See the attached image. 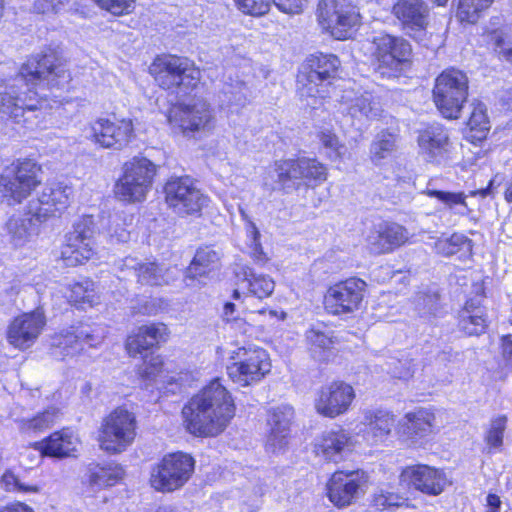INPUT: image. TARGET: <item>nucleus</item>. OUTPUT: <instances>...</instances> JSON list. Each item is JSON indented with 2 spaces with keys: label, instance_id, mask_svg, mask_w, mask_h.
Wrapping results in <instances>:
<instances>
[{
  "label": "nucleus",
  "instance_id": "nucleus-1",
  "mask_svg": "<svg viewBox=\"0 0 512 512\" xmlns=\"http://www.w3.org/2000/svg\"><path fill=\"white\" fill-rule=\"evenodd\" d=\"M70 81V74L56 53L48 49L31 56L20 68L14 84L0 93V114L33 127L30 114L43 109L45 89H63Z\"/></svg>",
  "mask_w": 512,
  "mask_h": 512
},
{
  "label": "nucleus",
  "instance_id": "nucleus-2",
  "mask_svg": "<svg viewBox=\"0 0 512 512\" xmlns=\"http://www.w3.org/2000/svg\"><path fill=\"white\" fill-rule=\"evenodd\" d=\"M182 415L189 433L217 436L234 417L235 405L229 391L214 379L184 405Z\"/></svg>",
  "mask_w": 512,
  "mask_h": 512
},
{
  "label": "nucleus",
  "instance_id": "nucleus-3",
  "mask_svg": "<svg viewBox=\"0 0 512 512\" xmlns=\"http://www.w3.org/2000/svg\"><path fill=\"white\" fill-rule=\"evenodd\" d=\"M327 175L326 166L309 157L276 161L268 171V176L286 193L301 186L316 187L327 179Z\"/></svg>",
  "mask_w": 512,
  "mask_h": 512
},
{
  "label": "nucleus",
  "instance_id": "nucleus-4",
  "mask_svg": "<svg viewBox=\"0 0 512 512\" xmlns=\"http://www.w3.org/2000/svg\"><path fill=\"white\" fill-rule=\"evenodd\" d=\"M316 18L320 28L337 40L352 38L362 20L351 0H319Z\"/></svg>",
  "mask_w": 512,
  "mask_h": 512
},
{
  "label": "nucleus",
  "instance_id": "nucleus-5",
  "mask_svg": "<svg viewBox=\"0 0 512 512\" xmlns=\"http://www.w3.org/2000/svg\"><path fill=\"white\" fill-rule=\"evenodd\" d=\"M136 428L132 412L123 407L114 409L101 422L97 438L100 449L110 455L123 453L133 444Z\"/></svg>",
  "mask_w": 512,
  "mask_h": 512
},
{
  "label": "nucleus",
  "instance_id": "nucleus-6",
  "mask_svg": "<svg viewBox=\"0 0 512 512\" xmlns=\"http://www.w3.org/2000/svg\"><path fill=\"white\" fill-rule=\"evenodd\" d=\"M156 172V165L149 159L132 158L122 167V174L114 187L115 196L126 203L144 201L152 188Z\"/></svg>",
  "mask_w": 512,
  "mask_h": 512
},
{
  "label": "nucleus",
  "instance_id": "nucleus-7",
  "mask_svg": "<svg viewBox=\"0 0 512 512\" xmlns=\"http://www.w3.org/2000/svg\"><path fill=\"white\" fill-rule=\"evenodd\" d=\"M229 359L233 362L227 366V374L241 387L260 382L271 371L269 354L257 346L237 347L230 351Z\"/></svg>",
  "mask_w": 512,
  "mask_h": 512
},
{
  "label": "nucleus",
  "instance_id": "nucleus-8",
  "mask_svg": "<svg viewBox=\"0 0 512 512\" xmlns=\"http://www.w3.org/2000/svg\"><path fill=\"white\" fill-rule=\"evenodd\" d=\"M150 74L164 89H194L201 77L200 70L188 58L175 55L158 56L149 68Z\"/></svg>",
  "mask_w": 512,
  "mask_h": 512
},
{
  "label": "nucleus",
  "instance_id": "nucleus-9",
  "mask_svg": "<svg viewBox=\"0 0 512 512\" xmlns=\"http://www.w3.org/2000/svg\"><path fill=\"white\" fill-rule=\"evenodd\" d=\"M468 96V78L460 70H444L435 80L433 99L443 117L458 119Z\"/></svg>",
  "mask_w": 512,
  "mask_h": 512
},
{
  "label": "nucleus",
  "instance_id": "nucleus-10",
  "mask_svg": "<svg viewBox=\"0 0 512 512\" xmlns=\"http://www.w3.org/2000/svg\"><path fill=\"white\" fill-rule=\"evenodd\" d=\"M41 173V166L32 159L12 162L0 177L3 196L13 203H21L41 184Z\"/></svg>",
  "mask_w": 512,
  "mask_h": 512
},
{
  "label": "nucleus",
  "instance_id": "nucleus-11",
  "mask_svg": "<svg viewBox=\"0 0 512 512\" xmlns=\"http://www.w3.org/2000/svg\"><path fill=\"white\" fill-rule=\"evenodd\" d=\"M164 193L168 207L181 217H199L210 201L189 177L171 178L164 186Z\"/></svg>",
  "mask_w": 512,
  "mask_h": 512
},
{
  "label": "nucleus",
  "instance_id": "nucleus-12",
  "mask_svg": "<svg viewBox=\"0 0 512 512\" xmlns=\"http://www.w3.org/2000/svg\"><path fill=\"white\" fill-rule=\"evenodd\" d=\"M339 66L340 60L333 54L310 55L303 66L304 72L299 76V82L304 78L307 81L305 87L301 89V95L322 99L330 97L328 88Z\"/></svg>",
  "mask_w": 512,
  "mask_h": 512
},
{
  "label": "nucleus",
  "instance_id": "nucleus-13",
  "mask_svg": "<svg viewBox=\"0 0 512 512\" xmlns=\"http://www.w3.org/2000/svg\"><path fill=\"white\" fill-rule=\"evenodd\" d=\"M105 337L106 329L100 325L71 326L52 336L50 344L52 355L61 360L73 357L84 349L85 344L89 347H97Z\"/></svg>",
  "mask_w": 512,
  "mask_h": 512
},
{
  "label": "nucleus",
  "instance_id": "nucleus-14",
  "mask_svg": "<svg viewBox=\"0 0 512 512\" xmlns=\"http://www.w3.org/2000/svg\"><path fill=\"white\" fill-rule=\"evenodd\" d=\"M194 464V459L183 452L165 455L151 472L152 487L161 492L181 488L191 477Z\"/></svg>",
  "mask_w": 512,
  "mask_h": 512
},
{
  "label": "nucleus",
  "instance_id": "nucleus-15",
  "mask_svg": "<svg viewBox=\"0 0 512 512\" xmlns=\"http://www.w3.org/2000/svg\"><path fill=\"white\" fill-rule=\"evenodd\" d=\"M377 72L383 77H396L409 61L412 49L402 37L381 34L372 41Z\"/></svg>",
  "mask_w": 512,
  "mask_h": 512
},
{
  "label": "nucleus",
  "instance_id": "nucleus-16",
  "mask_svg": "<svg viewBox=\"0 0 512 512\" xmlns=\"http://www.w3.org/2000/svg\"><path fill=\"white\" fill-rule=\"evenodd\" d=\"M367 284L357 277H350L331 285L324 295V307L332 315L352 314L363 307Z\"/></svg>",
  "mask_w": 512,
  "mask_h": 512
},
{
  "label": "nucleus",
  "instance_id": "nucleus-17",
  "mask_svg": "<svg viewBox=\"0 0 512 512\" xmlns=\"http://www.w3.org/2000/svg\"><path fill=\"white\" fill-rule=\"evenodd\" d=\"M368 474L361 469L334 472L326 484L329 501L338 508L348 507L367 489Z\"/></svg>",
  "mask_w": 512,
  "mask_h": 512
},
{
  "label": "nucleus",
  "instance_id": "nucleus-18",
  "mask_svg": "<svg viewBox=\"0 0 512 512\" xmlns=\"http://www.w3.org/2000/svg\"><path fill=\"white\" fill-rule=\"evenodd\" d=\"M89 137L102 148L121 150L134 138V125L129 118L101 117L90 124Z\"/></svg>",
  "mask_w": 512,
  "mask_h": 512
},
{
  "label": "nucleus",
  "instance_id": "nucleus-19",
  "mask_svg": "<svg viewBox=\"0 0 512 512\" xmlns=\"http://www.w3.org/2000/svg\"><path fill=\"white\" fill-rule=\"evenodd\" d=\"M168 122L173 130L188 136L190 133L206 132L212 129L214 116L207 101L195 99L188 104L171 109Z\"/></svg>",
  "mask_w": 512,
  "mask_h": 512
},
{
  "label": "nucleus",
  "instance_id": "nucleus-20",
  "mask_svg": "<svg viewBox=\"0 0 512 512\" xmlns=\"http://www.w3.org/2000/svg\"><path fill=\"white\" fill-rule=\"evenodd\" d=\"M94 221L92 216H84L74 223L66 235V243L61 249V259L66 266H76L88 261L94 255Z\"/></svg>",
  "mask_w": 512,
  "mask_h": 512
},
{
  "label": "nucleus",
  "instance_id": "nucleus-21",
  "mask_svg": "<svg viewBox=\"0 0 512 512\" xmlns=\"http://www.w3.org/2000/svg\"><path fill=\"white\" fill-rule=\"evenodd\" d=\"M73 197V187L64 182H58L43 188L36 202L29 205V214L37 222H44L56 213H62L70 205Z\"/></svg>",
  "mask_w": 512,
  "mask_h": 512
},
{
  "label": "nucleus",
  "instance_id": "nucleus-22",
  "mask_svg": "<svg viewBox=\"0 0 512 512\" xmlns=\"http://www.w3.org/2000/svg\"><path fill=\"white\" fill-rule=\"evenodd\" d=\"M419 152L425 161L443 165L453 152L448 130L440 124H432L423 129L418 136Z\"/></svg>",
  "mask_w": 512,
  "mask_h": 512
},
{
  "label": "nucleus",
  "instance_id": "nucleus-23",
  "mask_svg": "<svg viewBox=\"0 0 512 512\" xmlns=\"http://www.w3.org/2000/svg\"><path fill=\"white\" fill-rule=\"evenodd\" d=\"M354 398L352 386L344 382H333L317 392L314 406L318 414L335 418L349 409Z\"/></svg>",
  "mask_w": 512,
  "mask_h": 512
},
{
  "label": "nucleus",
  "instance_id": "nucleus-24",
  "mask_svg": "<svg viewBox=\"0 0 512 512\" xmlns=\"http://www.w3.org/2000/svg\"><path fill=\"white\" fill-rule=\"evenodd\" d=\"M341 110L351 117V125L362 124L365 121L374 120L381 116L382 107L369 92L346 89L340 98Z\"/></svg>",
  "mask_w": 512,
  "mask_h": 512
},
{
  "label": "nucleus",
  "instance_id": "nucleus-25",
  "mask_svg": "<svg viewBox=\"0 0 512 512\" xmlns=\"http://www.w3.org/2000/svg\"><path fill=\"white\" fill-rule=\"evenodd\" d=\"M400 482L433 496L441 494L448 484L442 470L420 464L406 467L400 474Z\"/></svg>",
  "mask_w": 512,
  "mask_h": 512
},
{
  "label": "nucleus",
  "instance_id": "nucleus-26",
  "mask_svg": "<svg viewBox=\"0 0 512 512\" xmlns=\"http://www.w3.org/2000/svg\"><path fill=\"white\" fill-rule=\"evenodd\" d=\"M394 16L403 29L417 41L429 24V7L424 0H398L393 8Z\"/></svg>",
  "mask_w": 512,
  "mask_h": 512
},
{
  "label": "nucleus",
  "instance_id": "nucleus-27",
  "mask_svg": "<svg viewBox=\"0 0 512 512\" xmlns=\"http://www.w3.org/2000/svg\"><path fill=\"white\" fill-rule=\"evenodd\" d=\"M237 288L233 292V299H243L240 304L245 305V302L250 297H255L259 300L265 299L272 295L275 289L274 280L264 274H257L251 267L242 266L236 271Z\"/></svg>",
  "mask_w": 512,
  "mask_h": 512
},
{
  "label": "nucleus",
  "instance_id": "nucleus-28",
  "mask_svg": "<svg viewBox=\"0 0 512 512\" xmlns=\"http://www.w3.org/2000/svg\"><path fill=\"white\" fill-rule=\"evenodd\" d=\"M45 323L43 313L38 310L16 317L8 327V342L19 349L29 348L40 335Z\"/></svg>",
  "mask_w": 512,
  "mask_h": 512
},
{
  "label": "nucleus",
  "instance_id": "nucleus-29",
  "mask_svg": "<svg viewBox=\"0 0 512 512\" xmlns=\"http://www.w3.org/2000/svg\"><path fill=\"white\" fill-rule=\"evenodd\" d=\"M293 417L294 410L288 404H281L269 410L267 419L269 426L266 441L267 451L277 453L286 447Z\"/></svg>",
  "mask_w": 512,
  "mask_h": 512
},
{
  "label": "nucleus",
  "instance_id": "nucleus-30",
  "mask_svg": "<svg viewBox=\"0 0 512 512\" xmlns=\"http://www.w3.org/2000/svg\"><path fill=\"white\" fill-rule=\"evenodd\" d=\"M353 439L343 430H329L323 432L315 440V453L325 461L338 463L342 461L353 449Z\"/></svg>",
  "mask_w": 512,
  "mask_h": 512
},
{
  "label": "nucleus",
  "instance_id": "nucleus-31",
  "mask_svg": "<svg viewBox=\"0 0 512 512\" xmlns=\"http://www.w3.org/2000/svg\"><path fill=\"white\" fill-rule=\"evenodd\" d=\"M434 420V414L426 408L408 412L400 422V433L411 444L422 446L432 433Z\"/></svg>",
  "mask_w": 512,
  "mask_h": 512
},
{
  "label": "nucleus",
  "instance_id": "nucleus-32",
  "mask_svg": "<svg viewBox=\"0 0 512 512\" xmlns=\"http://www.w3.org/2000/svg\"><path fill=\"white\" fill-rule=\"evenodd\" d=\"M169 331L164 323L142 325L133 331L126 340V349L131 356L142 354L168 339Z\"/></svg>",
  "mask_w": 512,
  "mask_h": 512
},
{
  "label": "nucleus",
  "instance_id": "nucleus-33",
  "mask_svg": "<svg viewBox=\"0 0 512 512\" xmlns=\"http://www.w3.org/2000/svg\"><path fill=\"white\" fill-rule=\"evenodd\" d=\"M220 253L211 247L199 248L186 270L184 282L188 287L205 284L208 275L219 267Z\"/></svg>",
  "mask_w": 512,
  "mask_h": 512
},
{
  "label": "nucleus",
  "instance_id": "nucleus-34",
  "mask_svg": "<svg viewBox=\"0 0 512 512\" xmlns=\"http://www.w3.org/2000/svg\"><path fill=\"white\" fill-rule=\"evenodd\" d=\"M78 434L71 429H62L52 433L48 438L37 443L45 455L57 458L75 456L80 446Z\"/></svg>",
  "mask_w": 512,
  "mask_h": 512
},
{
  "label": "nucleus",
  "instance_id": "nucleus-35",
  "mask_svg": "<svg viewBox=\"0 0 512 512\" xmlns=\"http://www.w3.org/2000/svg\"><path fill=\"white\" fill-rule=\"evenodd\" d=\"M361 424L364 428L359 429L363 437L372 443H379L386 439L395 424L392 413L385 410H367L363 414Z\"/></svg>",
  "mask_w": 512,
  "mask_h": 512
},
{
  "label": "nucleus",
  "instance_id": "nucleus-36",
  "mask_svg": "<svg viewBox=\"0 0 512 512\" xmlns=\"http://www.w3.org/2000/svg\"><path fill=\"white\" fill-rule=\"evenodd\" d=\"M123 475V468L115 463L90 467L83 490L84 496L93 497L101 489L116 485L123 478Z\"/></svg>",
  "mask_w": 512,
  "mask_h": 512
},
{
  "label": "nucleus",
  "instance_id": "nucleus-37",
  "mask_svg": "<svg viewBox=\"0 0 512 512\" xmlns=\"http://www.w3.org/2000/svg\"><path fill=\"white\" fill-rule=\"evenodd\" d=\"M459 327L467 335H480L487 328V313L484 307L473 300L467 301L460 313Z\"/></svg>",
  "mask_w": 512,
  "mask_h": 512
},
{
  "label": "nucleus",
  "instance_id": "nucleus-38",
  "mask_svg": "<svg viewBox=\"0 0 512 512\" xmlns=\"http://www.w3.org/2000/svg\"><path fill=\"white\" fill-rule=\"evenodd\" d=\"M306 341L312 357L318 361L327 360L334 345L333 332L323 327H312L306 332Z\"/></svg>",
  "mask_w": 512,
  "mask_h": 512
},
{
  "label": "nucleus",
  "instance_id": "nucleus-39",
  "mask_svg": "<svg viewBox=\"0 0 512 512\" xmlns=\"http://www.w3.org/2000/svg\"><path fill=\"white\" fill-rule=\"evenodd\" d=\"M432 183L429 182L424 193L430 197H434L442 202L445 207L454 215L468 216L472 210L466 202V194L463 192H448L431 188Z\"/></svg>",
  "mask_w": 512,
  "mask_h": 512
},
{
  "label": "nucleus",
  "instance_id": "nucleus-40",
  "mask_svg": "<svg viewBox=\"0 0 512 512\" xmlns=\"http://www.w3.org/2000/svg\"><path fill=\"white\" fill-rule=\"evenodd\" d=\"M223 102L229 107H243L247 104L250 96V90L247 83L240 79L238 75L229 74L224 80Z\"/></svg>",
  "mask_w": 512,
  "mask_h": 512
},
{
  "label": "nucleus",
  "instance_id": "nucleus-41",
  "mask_svg": "<svg viewBox=\"0 0 512 512\" xmlns=\"http://www.w3.org/2000/svg\"><path fill=\"white\" fill-rule=\"evenodd\" d=\"M176 269L155 262L142 263L137 274L138 281L148 285L168 284L176 276Z\"/></svg>",
  "mask_w": 512,
  "mask_h": 512
},
{
  "label": "nucleus",
  "instance_id": "nucleus-42",
  "mask_svg": "<svg viewBox=\"0 0 512 512\" xmlns=\"http://www.w3.org/2000/svg\"><path fill=\"white\" fill-rule=\"evenodd\" d=\"M377 237L379 243L378 247L374 250L381 253L404 244L408 240L409 233L403 226L396 223H389L380 228Z\"/></svg>",
  "mask_w": 512,
  "mask_h": 512
},
{
  "label": "nucleus",
  "instance_id": "nucleus-43",
  "mask_svg": "<svg viewBox=\"0 0 512 512\" xmlns=\"http://www.w3.org/2000/svg\"><path fill=\"white\" fill-rule=\"evenodd\" d=\"M65 297L70 303L84 305L90 307L98 304L99 297L95 292V284L89 279L70 284L65 291Z\"/></svg>",
  "mask_w": 512,
  "mask_h": 512
},
{
  "label": "nucleus",
  "instance_id": "nucleus-44",
  "mask_svg": "<svg viewBox=\"0 0 512 512\" xmlns=\"http://www.w3.org/2000/svg\"><path fill=\"white\" fill-rule=\"evenodd\" d=\"M239 212L242 219L245 221L249 254L257 265L263 266L268 261V257L264 253L260 243V232L256 224L249 218L248 214L242 207H239Z\"/></svg>",
  "mask_w": 512,
  "mask_h": 512
},
{
  "label": "nucleus",
  "instance_id": "nucleus-45",
  "mask_svg": "<svg viewBox=\"0 0 512 512\" xmlns=\"http://www.w3.org/2000/svg\"><path fill=\"white\" fill-rule=\"evenodd\" d=\"M395 150L396 136L390 132L381 131L370 145V159L375 165H380L383 160L392 157Z\"/></svg>",
  "mask_w": 512,
  "mask_h": 512
},
{
  "label": "nucleus",
  "instance_id": "nucleus-46",
  "mask_svg": "<svg viewBox=\"0 0 512 512\" xmlns=\"http://www.w3.org/2000/svg\"><path fill=\"white\" fill-rule=\"evenodd\" d=\"M33 219L22 216H12L6 223V230L10 242L16 246H23L29 241L33 232Z\"/></svg>",
  "mask_w": 512,
  "mask_h": 512
},
{
  "label": "nucleus",
  "instance_id": "nucleus-47",
  "mask_svg": "<svg viewBox=\"0 0 512 512\" xmlns=\"http://www.w3.org/2000/svg\"><path fill=\"white\" fill-rule=\"evenodd\" d=\"M472 112L468 120L471 138L480 141L484 139L490 129V121L487 116L486 106L481 102H473Z\"/></svg>",
  "mask_w": 512,
  "mask_h": 512
},
{
  "label": "nucleus",
  "instance_id": "nucleus-48",
  "mask_svg": "<svg viewBox=\"0 0 512 512\" xmlns=\"http://www.w3.org/2000/svg\"><path fill=\"white\" fill-rule=\"evenodd\" d=\"M318 139L325 149L326 156L333 162H341L346 158L347 147L329 128H323L318 133Z\"/></svg>",
  "mask_w": 512,
  "mask_h": 512
},
{
  "label": "nucleus",
  "instance_id": "nucleus-49",
  "mask_svg": "<svg viewBox=\"0 0 512 512\" xmlns=\"http://www.w3.org/2000/svg\"><path fill=\"white\" fill-rule=\"evenodd\" d=\"M433 248L437 254L449 257L460 251H470L471 241L463 234L454 233L449 237L438 238Z\"/></svg>",
  "mask_w": 512,
  "mask_h": 512
},
{
  "label": "nucleus",
  "instance_id": "nucleus-50",
  "mask_svg": "<svg viewBox=\"0 0 512 512\" xmlns=\"http://www.w3.org/2000/svg\"><path fill=\"white\" fill-rule=\"evenodd\" d=\"M140 377L146 382V387L155 385L160 389L159 384L170 382L166 380L167 376L164 375L163 360L160 356H150L144 360L142 367L139 370Z\"/></svg>",
  "mask_w": 512,
  "mask_h": 512
},
{
  "label": "nucleus",
  "instance_id": "nucleus-51",
  "mask_svg": "<svg viewBox=\"0 0 512 512\" xmlns=\"http://www.w3.org/2000/svg\"><path fill=\"white\" fill-rule=\"evenodd\" d=\"M494 0H459L457 17L463 23L474 24Z\"/></svg>",
  "mask_w": 512,
  "mask_h": 512
},
{
  "label": "nucleus",
  "instance_id": "nucleus-52",
  "mask_svg": "<svg viewBox=\"0 0 512 512\" xmlns=\"http://www.w3.org/2000/svg\"><path fill=\"white\" fill-rule=\"evenodd\" d=\"M506 425L507 418L504 415H499L491 419L484 436V441L488 447L489 453L498 452L502 447Z\"/></svg>",
  "mask_w": 512,
  "mask_h": 512
},
{
  "label": "nucleus",
  "instance_id": "nucleus-53",
  "mask_svg": "<svg viewBox=\"0 0 512 512\" xmlns=\"http://www.w3.org/2000/svg\"><path fill=\"white\" fill-rule=\"evenodd\" d=\"M59 411L56 408H49L33 418H23L20 420V428L26 432H37L52 426L57 418Z\"/></svg>",
  "mask_w": 512,
  "mask_h": 512
},
{
  "label": "nucleus",
  "instance_id": "nucleus-54",
  "mask_svg": "<svg viewBox=\"0 0 512 512\" xmlns=\"http://www.w3.org/2000/svg\"><path fill=\"white\" fill-rule=\"evenodd\" d=\"M108 235L111 242H127L130 239V231L126 228V219L118 214L110 216Z\"/></svg>",
  "mask_w": 512,
  "mask_h": 512
},
{
  "label": "nucleus",
  "instance_id": "nucleus-55",
  "mask_svg": "<svg viewBox=\"0 0 512 512\" xmlns=\"http://www.w3.org/2000/svg\"><path fill=\"white\" fill-rule=\"evenodd\" d=\"M1 486L9 492L37 493L38 486L23 483L13 472L6 471L0 480Z\"/></svg>",
  "mask_w": 512,
  "mask_h": 512
},
{
  "label": "nucleus",
  "instance_id": "nucleus-56",
  "mask_svg": "<svg viewBox=\"0 0 512 512\" xmlns=\"http://www.w3.org/2000/svg\"><path fill=\"white\" fill-rule=\"evenodd\" d=\"M374 505L379 509L396 508L406 505L407 499L387 489H380L373 498Z\"/></svg>",
  "mask_w": 512,
  "mask_h": 512
},
{
  "label": "nucleus",
  "instance_id": "nucleus-57",
  "mask_svg": "<svg viewBox=\"0 0 512 512\" xmlns=\"http://www.w3.org/2000/svg\"><path fill=\"white\" fill-rule=\"evenodd\" d=\"M491 43L494 51L499 55V57L512 64L511 37L502 31H496L491 36Z\"/></svg>",
  "mask_w": 512,
  "mask_h": 512
},
{
  "label": "nucleus",
  "instance_id": "nucleus-58",
  "mask_svg": "<svg viewBox=\"0 0 512 512\" xmlns=\"http://www.w3.org/2000/svg\"><path fill=\"white\" fill-rule=\"evenodd\" d=\"M237 8L244 14L259 17L266 14L271 0H234Z\"/></svg>",
  "mask_w": 512,
  "mask_h": 512
},
{
  "label": "nucleus",
  "instance_id": "nucleus-59",
  "mask_svg": "<svg viewBox=\"0 0 512 512\" xmlns=\"http://www.w3.org/2000/svg\"><path fill=\"white\" fill-rule=\"evenodd\" d=\"M98 6L109 13L120 16L129 14L135 7L136 0H94Z\"/></svg>",
  "mask_w": 512,
  "mask_h": 512
},
{
  "label": "nucleus",
  "instance_id": "nucleus-60",
  "mask_svg": "<svg viewBox=\"0 0 512 512\" xmlns=\"http://www.w3.org/2000/svg\"><path fill=\"white\" fill-rule=\"evenodd\" d=\"M275 6L287 14H300L307 0H273Z\"/></svg>",
  "mask_w": 512,
  "mask_h": 512
},
{
  "label": "nucleus",
  "instance_id": "nucleus-61",
  "mask_svg": "<svg viewBox=\"0 0 512 512\" xmlns=\"http://www.w3.org/2000/svg\"><path fill=\"white\" fill-rule=\"evenodd\" d=\"M66 2H68V0H38L35 3V9L41 13L48 11L59 13L62 11Z\"/></svg>",
  "mask_w": 512,
  "mask_h": 512
},
{
  "label": "nucleus",
  "instance_id": "nucleus-62",
  "mask_svg": "<svg viewBox=\"0 0 512 512\" xmlns=\"http://www.w3.org/2000/svg\"><path fill=\"white\" fill-rule=\"evenodd\" d=\"M167 303L159 298H152L145 301V303L139 308V313L146 315H156L159 311L166 308Z\"/></svg>",
  "mask_w": 512,
  "mask_h": 512
},
{
  "label": "nucleus",
  "instance_id": "nucleus-63",
  "mask_svg": "<svg viewBox=\"0 0 512 512\" xmlns=\"http://www.w3.org/2000/svg\"><path fill=\"white\" fill-rule=\"evenodd\" d=\"M140 263L135 258L126 257L118 262L119 270L124 274L123 277L133 275L137 277Z\"/></svg>",
  "mask_w": 512,
  "mask_h": 512
},
{
  "label": "nucleus",
  "instance_id": "nucleus-64",
  "mask_svg": "<svg viewBox=\"0 0 512 512\" xmlns=\"http://www.w3.org/2000/svg\"><path fill=\"white\" fill-rule=\"evenodd\" d=\"M396 364L397 366L391 371L394 378L406 380L412 376L413 370L408 361H397Z\"/></svg>",
  "mask_w": 512,
  "mask_h": 512
}]
</instances>
